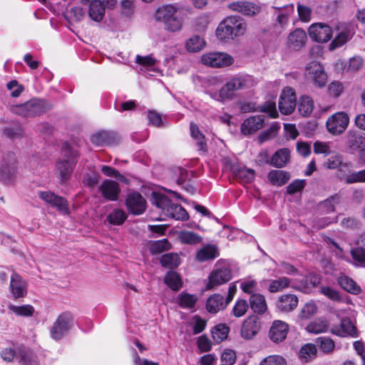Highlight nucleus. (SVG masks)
Listing matches in <instances>:
<instances>
[{"label":"nucleus","mask_w":365,"mask_h":365,"mask_svg":"<svg viewBox=\"0 0 365 365\" xmlns=\"http://www.w3.org/2000/svg\"><path fill=\"white\" fill-rule=\"evenodd\" d=\"M205 45V42L200 36H193L186 42V48L190 52H197L202 50Z\"/></svg>","instance_id":"nucleus-49"},{"label":"nucleus","mask_w":365,"mask_h":365,"mask_svg":"<svg viewBox=\"0 0 365 365\" xmlns=\"http://www.w3.org/2000/svg\"><path fill=\"white\" fill-rule=\"evenodd\" d=\"M306 40L307 34L304 30L300 29H295L288 36L289 45L294 49H298L302 47Z\"/></svg>","instance_id":"nucleus-34"},{"label":"nucleus","mask_w":365,"mask_h":365,"mask_svg":"<svg viewBox=\"0 0 365 365\" xmlns=\"http://www.w3.org/2000/svg\"><path fill=\"white\" fill-rule=\"evenodd\" d=\"M267 178L272 185L282 186L289 181L290 175L285 170H273L268 173Z\"/></svg>","instance_id":"nucleus-33"},{"label":"nucleus","mask_w":365,"mask_h":365,"mask_svg":"<svg viewBox=\"0 0 365 365\" xmlns=\"http://www.w3.org/2000/svg\"><path fill=\"white\" fill-rule=\"evenodd\" d=\"M259 365H287V362L283 357L273 355L264 359Z\"/></svg>","instance_id":"nucleus-64"},{"label":"nucleus","mask_w":365,"mask_h":365,"mask_svg":"<svg viewBox=\"0 0 365 365\" xmlns=\"http://www.w3.org/2000/svg\"><path fill=\"white\" fill-rule=\"evenodd\" d=\"M201 61L204 65L210 67L221 68L232 65L234 60L230 55L226 53L214 52L203 54Z\"/></svg>","instance_id":"nucleus-11"},{"label":"nucleus","mask_w":365,"mask_h":365,"mask_svg":"<svg viewBox=\"0 0 365 365\" xmlns=\"http://www.w3.org/2000/svg\"><path fill=\"white\" fill-rule=\"evenodd\" d=\"M339 284L346 292L357 294L361 292V288L357 284L347 276H341L338 279Z\"/></svg>","instance_id":"nucleus-43"},{"label":"nucleus","mask_w":365,"mask_h":365,"mask_svg":"<svg viewBox=\"0 0 365 365\" xmlns=\"http://www.w3.org/2000/svg\"><path fill=\"white\" fill-rule=\"evenodd\" d=\"M312 39L317 42H327L332 37L331 28L324 23H315L310 26L308 30Z\"/></svg>","instance_id":"nucleus-13"},{"label":"nucleus","mask_w":365,"mask_h":365,"mask_svg":"<svg viewBox=\"0 0 365 365\" xmlns=\"http://www.w3.org/2000/svg\"><path fill=\"white\" fill-rule=\"evenodd\" d=\"M229 330V327L224 324L216 325L211 331L213 340L216 343L222 341L227 337Z\"/></svg>","instance_id":"nucleus-48"},{"label":"nucleus","mask_w":365,"mask_h":365,"mask_svg":"<svg viewBox=\"0 0 365 365\" xmlns=\"http://www.w3.org/2000/svg\"><path fill=\"white\" fill-rule=\"evenodd\" d=\"M219 256L217 247L213 245H206L200 249L195 255V259L198 262H205L215 259Z\"/></svg>","instance_id":"nucleus-28"},{"label":"nucleus","mask_w":365,"mask_h":365,"mask_svg":"<svg viewBox=\"0 0 365 365\" xmlns=\"http://www.w3.org/2000/svg\"><path fill=\"white\" fill-rule=\"evenodd\" d=\"M125 205L130 213L140 215L145 210L146 201L140 193L133 192L128 195Z\"/></svg>","instance_id":"nucleus-16"},{"label":"nucleus","mask_w":365,"mask_h":365,"mask_svg":"<svg viewBox=\"0 0 365 365\" xmlns=\"http://www.w3.org/2000/svg\"><path fill=\"white\" fill-rule=\"evenodd\" d=\"M349 122V118L346 113L338 112L327 119L326 126L329 133L334 135H339L346 129Z\"/></svg>","instance_id":"nucleus-10"},{"label":"nucleus","mask_w":365,"mask_h":365,"mask_svg":"<svg viewBox=\"0 0 365 365\" xmlns=\"http://www.w3.org/2000/svg\"><path fill=\"white\" fill-rule=\"evenodd\" d=\"M197 297L195 294L182 292L178 297L179 305L182 308H193L197 302Z\"/></svg>","instance_id":"nucleus-51"},{"label":"nucleus","mask_w":365,"mask_h":365,"mask_svg":"<svg viewBox=\"0 0 365 365\" xmlns=\"http://www.w3.org/2000/svg\"><path fill=\"white\" fill-rule=\"evenodd\" d=\"M232 277V272L228 264L217 262L209 276L207 289L227 283Z\"/></svg>","instance_id":"nucleus-9"},{"label":"nucleus","mask_w":365,"mask_h":365,"mask_svg":"<svg viewBox=\"0 0 365 365\" xmlns=\"http://www.w3.org/2000/svg\"><path fill=\"white\" fill-rule=\"evenodd\" d=\"M151 202L162 210L165 216L176 220H186L189 218L188 213L180 205L173 203L165 195L153 192Z\"/></svg>","instance_id":"nucleus-4"},{"label":"nucleus","mask_w":365,"mask_h":365,"mask_svg":"<svg viewBox=\"0 0 365 365\" xmlns=\"http://www.w3.org/2000/svg\"><path fill=\"white\" fill-rule=\"evenodd\" d=\"M346 144L351 153L365 151V133L349 130L346 134Z\"/></svg>","instance_id":"nucleus-15"},{"label":"nucleus","mask_w":365,"mask_h":365,"mask_svg":"<svg viewBox=\"0 0 365 365\" xmlns=\"http://www.w3.org/2000/svg\"><path fill=\"white\" fill-rule=\"evenodd\" d=\"M61 152L63 158L56 161V167L59 173L60 182L62 184L70 178L78 153L73 150L68 143L62 145Z\"/></svg>","instance_id":"nucleus-5"},{"label":"nucleus","mask_w":365,"mask_h":365,"mask_svg":"<svg viewBox=\"0 0 365 365\" xmlns=\"http://www.w3.org/2000/svg\"><path fill=\"white\" fill-rule=\"evenodd\" d=\"M190 129L192 138L196 141L197 150L205 153L207 151V144L205 141L204 135L200 131L198 126L192 122L190 123Z\"/></svg>","instance_id":"nucleus-38"},{"label":"nucleus","mask_w":365,"mask_h":365,"mask_svg":"<svg viewBox=\"0 0 365 365\" xmlns=\"http://www.w3.org/2000/svg\"><path fill=\"white\" fill-rule=\"evenodd\" d=\"M316 343L319 346L320 350L326 354L331 353L335 347L334 341L329 337H318L316 339Z\"/></svg>","instance_id":"nucleus-54"},{"label":"nucleus","mask_w":365,"mask_h":365,"mask_svg":"<svg viewBox=\"0 0 365 365\" xmlns=\"http://www.w3.org/2000/svg\"><path fill=\"white\" fill-rule=\"evenodd\" d=\"M268 282L269 283L268 290L272 293H274L289 287L291 279L286 277H282L277 279L268 280Z\"/></svg>","instance_id":"nucleus-45"},{"label":"nucleus","mask_w":365,"mask_h":365,"mask_svg":"<svg viewBox=\"0 0 365 365\" xmlns=\"http://www.w3.org/2000/svg\"><path fill=\"white\" fill-rule=\"evenodd\" d=\"M48 204H50L52 207H56L58 211L63 214H69L68 201L63 197L56 195L54 193L53 198H51V201Z\"/></svg>","instance_id":"nucleus-52"},{"label":"nucleus","mask_w":365,"mask_h":365,"mask_svg":"<svg viewBox=\"0 0 365 365\" xmlns=\"http://www.w3.org/2000/svg\"><path fill=\"white\" fill-rule=\"evenodd\" d=\"M352 36L349 31H342L334 38L331 42L329 47L331 50L335 49L338 47L342 46L346 43Z\"/></svg>","instance_id":"nucleus-53"},{"label":"nucleus","mask_w":365,"mask_h":365,"mask_svg":"<svg viewBox=\"0 0 365 365\" xmlns=\"http://www.w3.org/2000/svg\"><path fill=\"white\" fill-rule=\"evenodd\" d=\"M351 255L358 265L365 267V250L364 248H354L351 251Z\"/></svg>","instance_id":"nucleus-60"},{"label":"nucleus","mask_w":365,"mask_h":365,"mask_svg":"<svg viewBox=\"0 0 365 365\" xmlns=\"http://www.w3.org/2000/svg\"><path fill=\"white\" fill-rule=\"evenodd\" d=\"M317 352V349L314 344H307L301 348L299 355L302 358L305 359L306 361H308L309 359L315 357Z\"/></svg>","instance_id":"nucleus-57"},{"label":"nucleus","mask_w":365,"mask_h":365,"mask_svg":"<svg viewBox=\"0 0 365 365\" xmlns=\"http://www.w3.org/2000/svg\"><path fill=\"white\" fill-rule=\"evenodd\" d=\"M298 304V298L296 295L287 294L280 296L276 302V307L282 312H289L293 311Z\"/></svg>","instance_id":"nucleus-23"},{"label":"nucleus","mask_w":365,"mask_h":365,"mask_svg":"<svg viewBox=\"0 0 365 365\" xmlns=\"http://www.w3.org/2000/svg\"><path fill=\"white\" fill-rule=\"evenodd\" d=\"M83 4L89 6L88 14L95 21H101L105 15V7L101 0H81Z\"/></svg>","instance_id":"nucleus-22"},{"label":"nucleus","mask_w":365,"mask_h":365,"mask_svg":"<svg viewBox=\"0 0 365 365\" xmlns=\"http://www.w3.org/2000/svg\"><path fill=\"white\" fill-rule=\"evenodd\" d=\"M228 8L246 16H255L259 14L261 10L259 6L248 1L232 2L228 5Z\"/></svg>","instance_id":"nucleus-21"},{"label":"nucleus","mask_w":365,"mask_h":365,"mask_svg":"<svg viewBox=\"0 0 365 365\" xmlns=\"http://www.w3.org/2000/svg\"><path fill=\"white\" fill-rule=\"evenodd\" d=\"M10 289L14 299L24 297L27 294V284L22 277L12 269Z\"/></svg>","instance_id":"nucleus-17"},{"label":"nucleus","mask_w":365,"mask_h":365,"mask_svg":"<svg viewBox=\"0 0 365 365\" xmlns=\"http://www.w3.org/2000/svg\"><path fill=\"white\" fill-rule=\"evenodd\" d=\"M259 331V323L253 319L245 320L241 328V336L246 339L253 338Z\"/></svg>","instance_id":"nucleus-31"},{"label":"nucleus","mask_w":365,"mask_h":365,"mask_svg":"<svg viewBox=\"0 0 365 365\" xmlns=\"http://www.w3.org/2000/svg\"><path fill=\"white\" fill-rule=\"evenodd\" d=\"M155 19L162 22L164 29L170 33L179 32L182 29L183 19L180 16L178 8L174 5H163L158 8Z\"/></svg>","instance_id":"nucleus-3"},{"label":"nucleus","mask_w":365,"mask_h":365,"mask_svg":"<svg viewBox=\"0 0 365 365\" xmlns=\"http://www.w3.org/2000/svg\"><path fill=\"white\" fill-rule=\"evenodd\" d=\"M290 152L287 148H281L277 150L271 158V164L276 168L284 167L289 162Z\"/></svg>","instance_id":"nucleus-35"},{"label":"nucleus","mask_w":365,"mask_h":365,"mask_svg":"<svg viewBox=\"0 0 365 365\" xmlns=\"http://www.w3.org/2000/svg\"><path fill=\"white\" fill-rule=\"evenodd\" d=\"M320 292L334 302L341 301V297L339 294V292L330 287H322L320 288Z\"/></svg>","instance_id":"nucleus-59"},{"label":"nucleus","mask_w":365,"mask_h":365,"mask_svg":"<svg viewBox=\"0 0 365 365\" xmlns=\"http://www.w3.org/2000/svg\"><path fill=\"white\" fill-rule=\"evenodd\" d=\"M255 85L252 76L237 74L229 79L219 91L210 93V96L212 98L224 103L235 99L238 91L251 88Z\"/></svg>","instance_id":"nucleus-1"},{"label":"nucleus","mask_w":365,"mask_h":365,"mask_svg":"<svg viewBox=\"0 0 365 365\" xmlns=\"http://www.w3.org/2000/svg\"><path fill=\"white\" fill-rule=\"evenodd\" d=\"M115 140V134L110 131L102 130L91 136V141L97 146L110 145Z\"/></svg>","instance_id":"nucleus-30"},{"label":"nucleus","mask_w":365,"mask_h":365,"mask_svg":"<svg viewBox=\"0 0 365 365\" xmlns=\"http://www.w3.org/2000/svg\"><path fill=\"white\" fill-rule=\"evenodd\" d=\"M9 309L16 316L19 317H31L34 313V308L30 304H24L21 306L9 304Z\"/></svg>","instance_id":"nucleus-50"},{"label":"nucleus","mask_w":365,"mask_h":365,"mask_svg":"<svg viewBox=\"0 0 365 365\" xmlns=\"http://www.w3.org/2000/svg\"><path fill=\"white\" fill-rule=\"evenodd\" d=\"M329 328V323L326 319H317L310 322L306 329L309 333L320 334L326 332Z\"/></svg>","instance_id":"nucleus-44"},{"label":"nucleus","mask_w":365,"mask_h":365,"mask_svg":"<svg viewBox=\"0 0 365 365\" xmlns=\"http://www.w3.org/2000/svg\"><path fill=\"white\" fill-rule=\"evenodd\" d=\"M341 201V196L335 194L319 204V210L324 213H330L335 211V205Z\"/></svg>","instance_id":"nucleus-41"},{"label":"nucleus","mask_w":365,"mask_h":365,"mask_svg":"<svg viewBox=\"0 0 365 365\" xmlns=\"http://www.w3.org/2000/svg\"><path fill=\"white\" fill-rule=\"evenodd\" d=\"M225 298L220 294H214L210 296L206 302V309L208 312L216 314L227 307Z\"/></svg>","instance_id":"nucleus-27"},{"label":"nucleus","mask_w":365,"mask_h":365,"mask_svg":"<svg viewBox=\"0 0 365 365\" xmlns=\"http://www.w3.org/2000/svg\"><path fill=\"white\" fill-rule=\"evenodd\" d=\"M249 302L250 306L255 313L262 314L267 310L265 298L261 294H252L250 297Z\"/></svg>","instance_id":"nucleus-32"},{"label":"nucleus","mask_w":365,"mask_h":365,"mask_svg":"<svg viewBox=\"0 0 365 365\" xmlns=\"http://www.w3.org/2000/svg\"><path fill=\"white\" fill-rule=\"evenodd\" d=\"M246 29V24L242 18L230 16L219 24L216 29V36L220 41H228L242 36Z\"/></svg>","instance_id":"nucleus-2"},{"label":"nucleus","mask_w":365,"mask_h":365,"mask_svg":"<svg viewBox=\"0 0 365 365\" xmlns=\"http://www.w3.org/2000/svg\"><path fill=\"white\" fill-rule=\"evenodd\" d=\"M230 170L241 183H250L255 178V171L252 169L240 167L238 165H232Z\"/></svg>","instance_id":"nucleus-26"},{"label":"nucleus","mask_w":365,"mask_h":365,"mask_svg":"<svg viewBox=\"0 0 365 365\" xmlns=\"http://www.w3.org/2000/svg\"><path fill=\"white\" fill-rule=\"evenodd\" d=\"M317 312V307L313 302H309L304 304L299 313L301 319H307L315 314Z\"/></svg>","instance_id":"nucleus-55"},{"label":"nucleus","mask_w":365,"mask_h":365,"mask_svg":"<svg viewBox=\"0 0 365 365\" xmlns=\"http://www.w3.org/2000/svg\"><path fill=\"white\" fill-rule=\"evenodd\" d=\"M179 239L182 244L197 245L202 242V237L192 231H181L179 233Z\"/></svg>","instance_id":"nucleus-46"},{"label":"nucleus","mask_w":365,"mask_h":365,"mask_svg":"<svg viewBox=\"0 0 365 365\" xmlns=\"http://www.w3.org/2000/svg\"><path fill=\"white\" fill-rule=\"evenodd\" d=\"M249 304L245 299H237L235 302L232 312L235 317H241L244 316L247 312Z\"/></svg>","instance_id":"nucleus-56"},{"label":"nucleus","mask_w":365,"mask_h":365,"mask_svg":"<svg viewBox=\"0 0 365 365\" xmlns=\"http://www.w3.org/2000/svg\"><path fill=\"white\" fill-rule=\"evenodd\" d=\"M9 343L11 344V346L3 348L0 351V357L6 363H12L15 359L18 360L20 344H15L13 341Z\"/></svg>","instance_id":"nucleus-36"},{"label":"nucleus","mask_w":365,"mask_h":365,"mask_svg":"<svg viewBox=\"0 0 365 365\" xmlns=\"http://www.w3.org/2000/svg\"><path fill=\"white\" fill-rule=\"evenodd\" d=\"M51 109V106L49 103L38 98H33L24 103L11 107L13 113L25 118L41 115Z\"/></svg>","instance_id":"nucleus-6"},{"label":"nucleus","mask_w":365,"mask_h":365,"mask_svg":"<svg viewBox=\"0 0 365 365\" xmlns=\"http://www.w3.org/2000/svg\"><path fill=\"white\" fill-rule=\"evenodd\" d=\"M17 175V160L14 153L7 152L0 165V182L5 185L12 184Z\"/></svg>","instance_id":"nucleus-8"},{"label":"nucleus","mask_w":365,"mask_h":365,"mask_svg":"<svg viewBox=\"0 0 365 365\" xmlns=\"http://www.w3.org/2000/svg\"><path fill=\"white\" fill-rule=\"evenodd\" d=\"M17 361L19 365H39L37 356L24 344L19 345Z\"/></svg>","instance_id":"nucleus-25"},{"label":"nucleus","mask_w":365,"mask_h":365,"mask_svg":"<svg viewBox=\"0 0 365 365\" xmlns=\"http://www.w3.org/2000/svg\"><path fill=\"white\" fill-rule=\"evenodd\" d=\"M103 198L110 201H115L118 199L120 192L119 184L112 180H104L98 187Z\"/></svg>","instance_id":"nucleus-19"},{"label":"nucleus","mask_w":365,"mask_h":365,"mask_svg":"<svg viewBox=\"0 0 365 365\" xmlns=\"http://www.w3.org/2000/svg\"><path fill=\"white\" fill-rule=\"evenodd\" d=\"M308 76L313 81L315 86L324 87L328 81V76L322 65L317 63H312L307 67Z\"/></svg>","instance_id":"nucleus-14"},{"label":"nucleus","mask_w":365,"mask_h":365,"mask_svg":"<svg viewBox=\"0 0 365 365\" xmlns=\"http://www.w3.org/2000/svg\"><path fill=\"white\" fill-rule=\"evenodd\" d=\"M6 88L11 91V96L13 98L19 97L24 90V87L20 85L16 80H11L8 82Z\"/></svg>","instance_id":"nucleus-62"},{"label":"nucleus","mask_w":365,"mask_h":365,"mask_svg":"<svg viewBox=\"0 0 365 365\" xmlns=\"http://www.w3.org/2000/svg\"><path fill=\"white\" fill-rule=\"evenodd\" d=\"M345 182L347 184L365 182V169L347 175L345 178Z\"/></svg>","instance_id":"nucleus-58"},{"label":"nucleus","mask_w":365,"mask_h":365,"mask_svg":"<svg viewBox=\"0 0 365 365\" xmlns=\"http://www.w3.org/2000/svg\"><path fill=\"white\" fill-rule=\"evenodd\" d=\"M297 105V96L292 88L286 87L280 95L278 107L279 111L284 115L291 114Z\"/></svg>","instance_id":"nucleus-12"},{"label":"nucleus","mask_w":365,"mask_h":365,"mask_svg":"<svg viewBox=\"0 0 365 365\" xmlns=\"http://www.w3.org/2000/svg\"><path fill=\"white\" fill-rule=\"evenodd\" d=\"M108 222L113 225H122L127 219V215L121 209H115L107 215Z\"/></svg>","instance_id":"nucleus-47"},{"label":"nucleus","mask_w":365,"mask_h":365,"mask_svg":"<svg viewBox=\"0 0 365 365\" xmlns=\"http://www.w3.org/2000/svg\"><path fill=\"white\" fill-rule=\"evenodd\" d=\"M264 119L261 116H252L244 120L241 125V131L244 135L255 133L262 128Z\"/></svg>","instance_id":"nucleus-24"},{"label":"nucleus","mask_w":365,"mask_h":365,"mask_svg":"<svg viewBox=\"0 0 365 365\" xmlns=\"http://www.w3.org/2000/svg\"><path fill=\"white\" fill-rule=\"evenodd\" d=\"M164 282L173 291H178L182 285L180 276L174 271H169L165 274Z\"/></svg>","instance_id":"nucleus-40"},{"label":"nucleus","mask_w":365,"mask_h":365,"mask_svg":"<svg viewBox=\"0 0 365 365\" xmlns=\"http://www.w3.org/2000/svg\"><path fill=\"white\" fill-rule=\"evenodd\" d=\"M324 167L334 170L339 168V172L350 170L352 168L351 163H343L342 156L340 155H332L329 157L324 163Z\"/></svg>","instance_id":"nucleus-29"},{"label":"nucleus","mask_w":365,"mask_h":365,"mask_svg":"<svg viewBox=\"0 0 365 365\" xmlns=\"http://www.w3.org/2000/svg\"><path fill=\"white\" fill-rule=\"evenodd\" d=\"M364 61L360 56H354L349 59V66L346 68L348 72L355 73L362 68Z\"/></svg>","instance_id":"nucleus-63"},{"label":"nucleus","mask_w":365,"mask_h":365,"mask_svg":"<svg viewBox=\"0 0 365 365\" xmlns=\"http://www.w3.org/2000/svg\"><path fill=\"white\" fill-rule=\"evenodd\" d=\"M179 255L175 252L164 254L160 259V263L165 268H176L180 264Z\"/></svg>","instance_id":"nucleus-39"},{"label":"nucleus","mask_w":365,"mask_h":365,"mask_svg":"<svg viewBox=\"0 0 365 365\" xmlns=\"http://www.w3.org/2000/svg\"><path fill=\"white\" fill-rule=\"evenodd\" d=\"M331 332L341 337L358 336L356 327L354 325L351 320L347 317L343 318L340 324L332 326Z\"/></svg>","instance_id":"nucleus-18"},{"label":"nucleus","mask_w":365,"mask_h":365,"mask_svg":"<svg viewBox=\"0 0 365 365\" xmlns=\"http://www.w3.org/2000/svg\"><path fill=\"white\" fill-rule=\"evenodd\" d=\"M73 322L74 318L71 312H64L60 314L50 328L51 337L55 341L62 339L72 329Z\"/></svg>","instance_id":"nucleus-7"},{"label":"nucleus","mask_w":365,"mask_h":365,"mask_svg":"<svg viewBox=\"0 0 365 365\" xmlns=\"http://www.w3.org/2000/svg\"><path fill=\"white\" fill-rule=\"evenodd\" d=\"M314 109V101L308 96H303L299 98L298 103V110L304 117L309 116Z\"/></svg>","instance_id":"nucleus-42"},{"label":"nucleus","mask_w":365,"mask_h":365,"mask_svg":"<svg viewBox=\"0 0 365 365\" xmlns=\"http://www.w3.org/2000/svg\"><path fill=\"white\" fill-rule=\"evenodd\" d=\"M288 330L289 327L287 323L280 320H276L270 327L269 336L275 343L281 342L286 339Z\"/></svg>","instance_id":"nucleus-20"},{"label":"nucleus","mask_w":365,"mask_h":365,"mask_svg":"<svg viewBox=\"0 0 365 365\" xmlns=\"http://www.w3.org/2000/svg\"><path fill=\"white\" fill-rule=\"evenodd\" d=\"M171 248V244L167 239L150 241L148 243V250L153 255L161 254Z\"/></svg>","instance_id":"nucleus-37"},{"label":"nucleus","mask_w":365,"mask_h":365,"mask_svg":"<svg viewBox=\"0 0 365 365\" xmlns=\"http://www.w3.org/2000/svg\"><path fill=\"white\" fill-rule=\"evenodd\" d=\"M147 119L148 120V124L150 125L158 128L163 127L164 125L160 114L154 110H149L148 112Z\"/></svg>","instance_id":"nucleus-61"}]
</instances>
